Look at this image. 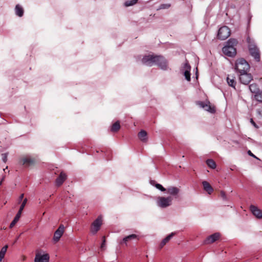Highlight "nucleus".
I'll use <instances>...</instances> for the list:
<instances>
[{
	"label": "nucleus",
	"mask_w": 262,
	"mask_h": 262,
	"mask_svg": "<svg viewBox=\"0 0 262 262\" xmlns=\"http://www.w3.org/2000/svg\"><path fill=\"white\" fill-rule=\"evenodd\" d=\"M206 163L207 166L212 169H215L216 167V163L211 159H207Z\"/></svg>",
	"instance_id": "bb28decb"
},
{
	"label": "nucleus",
	"mask_w": 262,
	"mask_h": 262,
	"mask_svg": "<svg viewBox=\"0 0 262 262\" xmlns=\"http://www.w3.org/2000/svg\"><path fill=\"white\" fill-rule=\"evenodd\" d=\"M4 178L3 177V178L1 179V181H0V185H2V183H3V181H4Z\"/></svg>",
	"instance_id": "49530a36"
},
{
	"label": "nucleus",
	"mask_w": 262,
	"mask_h": 262,
	"mask_svg": "<svg viewBox=\"0 0 262 262\" xmlns=\"http://www.w3.org/2000/svg\"><path fill=\"white\" fill-rule=\"evenodd\" d=\"M15 13L18 16H22L24 14V9L19 5H17L15 8Z\"/></svg>",
	"instance_id": "393cba45"
},
{
	"label": "nucleus",
	"mask_w": 262,
	"mask_h": 262,
	"mask_svg": "<svg viewBox=\"0 0 262 262\" xmlns=\"http://www.w3.org/2000/svg\"><path fill=\"white\" fill-rule=\"evenodd\" d=\"M106 238L105 236L102 237V241L100 246V248L102 249L105 246Z\"/></svg>",
	"instance_id": "f704fd0d"
},
{
	"label": "nucleus",
	"mask_w": 262,
	"mask_h": 262,
	"mask_svg": "<svg viewBox=\"0 0 262 262\" xmlns=\"http://www.w3.org/2000/svg\"><path fill=\"white\" fill-rule=\"evenodd\" d=\"M167 192L170 195L173 196L175 199L179 198V193L180 189L176 187H170L166 189Z\"/></svg>",
	"instance_id": "f3484780"
},
{
	"label": "nucleus",
	"mask_w": 262,
	"mask_h": 262,
	"mask_svg": "<svg viewBox=\"0 0 262 262\" xmlns=\"http://www.w3.org/2000/svg\"><path fill=\"white\" fill-rule=\"evenodd\" d=\"M220 194H221V196L224 200H227L226 192L224 191L221 190V192H220Z\"/></svg>",
	"instance_id": "c9c22d12"
},
{
	"label": "nucleus",
	"mask_w": 262,
	"mask_h": 262,
	"mask_svg": "<svg viewBox=\"0 0 262 262\" xmlns=\"http://www.w3.org/2000/svg\"><path fill=\"white\" fill-rule=\"evenodd\" d=\"M170 7V5L169 4H164L160 5L159 7L160 9H168Z\"/></svg>",
	"instance_id": "72a5a7b5"
},
{
	"label": "nucleus",
	"mask_w": 262,
	"mask_h": 262,
	"mask_svg": "<svg viewBox=\"0 0 262 262\" xmlns=\"http://www.w3.org/2000/svg\"><path fill=\"white\" fill-rule=\"evenodd\" d=\"M183 70H185L183 72V74L185 77V79L188 81H190L191 77H190V70H191V66L189 63L188 61L186 59L185 62L183 66Z\"/></svg>",
	"instance_id": "4468645a"
},
{
	"label": "nucleus",
	"mask_w": 262,
	"mask_h": 262,
	"mask_svg": "<svg viewBox=\"0 0 262 262\" xmlns=\"http://www.w3.org/2000/svg\"><path fill=\"white\" fill-rule=\"evenodd\" d=\"M13 90H14V88H12V89L11 90H9V94L11 95H12L13 94H14V91H13Z\"/></svg>",
	"instance_id": "79ce46f5"
},
{
	"label": "nucleus",
	"mask_w": 262,
	"mask_h": 262,
	"mask_svg": "<svg viewBox=\"0 0 262 262\" xmlns=\"http://www.w3.org/2000/svg\"><path fill=\"white\" fill-rule=\"evenodd\" d=\"M120 128V122L118 120L111 125L110 130L112 133H116L118 132Z\"/></svg>",
	"instance_id": "412c9836"
},
{
	"label": "nucleus",
	"mask_w": 262,
	"mask_h": 262,
	"mask_svg": "<svg viewBox=\"0 0 262 262\" xmlns=\"http://www.w3.org/2000/svg\"><path fill=\"white\" fill-rule=\"evenodd\" d=\"M231 34L230 29L227 26L221 27L217 32V38L223 40L227 39Z\"/></svg>",
	"instance_id": "39448f33"
},
{
	"label": "nucleus",
	"mask_w": 262,
	"mask_h": 262,
	"mask_svg": "<svg viewBox=\"0 0 262 262\" xmlns=\"http://www.w3.org/2000/svg\"><path fill=\"white\" fill-rule=\"evenodd\" d=\"M68 176L67 173L62 171L60 172L59 175L57 177L55 181V185L57 187H60L64 181L67 179Z\"/></svg>",
	"instance_id": "f8f14e48"
},
{
	"label": "nucleus",
	"mask_w": 262,
	"mask_h": 262,
	"mask_svg": "<svg viewBox=\"0 0 262 262\" xmlns=\"http://www.w3.org/2000/svg\"><path fill=\"white\" fill-rule=\"evenodd\" d=\"M250 68V64L244 58H239L236 59L234 69L238 73L247 72Z\"/></svg>",
	"instance_id": "f03ea898"
},
{
	"label": "nucleus",
	"mask_w": 262,
	"mask_h": 262,
	"mask_svg": "<svg viewBox=\"0 0 262 262\" xmlns=\"http://www.w3.org/2000/svg\"><path fill=\"white\" fill-rule=\"evenodd\" d=\"M227 82L228 84V85L230 86H231L234 89H235V85L236 84V82L235 79H230V75H228L227 78H226Z\"/></svg>",
	"instance_id": "a878e982"
},
{
	"label": "nucleus",
	"mask_w": 262,
	"mask_h": 262,
	"mask_svg": "<svg viewBox=\"0 0 262 262\" xmlns=\"http://www.w3.org/2000/svg\"><path fill=\"white\" fill-rule=\"evenodd\" d=\"M8 247V245H5L1 249L0 251V260H2V259L4 257L5 255L7 250Z\"/></svg>",
	"instance_id": "cd10ccee"
},
{
	"label": "nucleus",
	"mask_w": 262,
	"mask_h": 262,
	"mask_svg": "<svg viewBox=\"0 0 262 262\" xmlns=\"http://www.w3.org/2000/svg\"><path fill=\"white\" fill-rule=\"evenodd\" d=\"M21 213L22 212H20L19 211H18L17 212V214H16L15 216L14 217L13 220L12 221V222L10 224V226H9L10 228H12L14 226V225L16 224V223L18 221V220H19V219L20 217Z\"/></svg>",
	"instance_id": "4be33fe9"
},
{
	"label": "nucleus",
	"mask_w": 262,
	"mask_h": 262,
	"mask_svg": "<svg viewBox=\"0 0 262 262\" xmlns=\"http://www.w3.org/2000/svg\"><path fill=\"white\" fill-rule=\"evenodd\" d=\"M249 90L250 92L256 94V93H258L259 91L258 85L256 83H252L249 86Z\"/></svg>",
	"instance_id": "5701e85b"
},
{
	"label": "nucleus",
	"mask_w": 262,
	"mask_h": 262,
	"mask_svg": "<svg viewBox=\"0 0 262 262\" xmlns=\"http://www.w3.org/2000/svg\"><path fill=\"white\" fill-rule=\"evenodd\" d=\"M24 196V194L22 193L20 195L18 198V203H20L22 201Z\"/></svg>",
	"instance_id": "a19ab883"
},
{
	"label": "nucleus",
	"mask_w": 262,
	"mask_h": 262,
	"mask_svg": "<svg viewBox=\"0 0 262 262\" xmlns=\"http://www.w3.org/2000/svg\"><path fill=\"white\" fill-rule=\"evenodd\" d=\"M196 104L211 114H214L216 112L215 106L214 105H211L210 101L208 100L206 102L198 101Z\"/></svg>",
	"instance_id": "423d86ee"
},
{
	"label": "nucleus",
	"mask_w": 262,
	"mask_h": 262,
	"mask_svg": "<svg viewBox=\"0 0 262 262\" xmlns=\"http://www.w3.org/2000/svg\"><path fill=\"white\" fill-rule=\"evenodd\" d=\"M249 209L252 214L257 219H262V210L257 206L251 205Z\"/></svg>",
	"instance_id": "2eb2a0df"
},
{
	"label": "nucleus",
	"mask_w": 262,
	"mask_h": 262,
	"mask_svg": "<svg viewBox=\"0 0 262 262\" xmlns=\"http://www.w3.org/2000/svg\"><path fill=\"white\" fill-rule=\"evenodd\" d=\"M134 239H137L138 241L140 239V237L138 235L135 234H132L130 235H129L128 236H125L124 237L121 241L120 242L119 244L120 245L125 244V245L127 246V243L130 240Z\"/></svg>",
	"instance_id": "a211bd4d"
},
{
	"label": "nucleus",
	"mask_w": 262,
	"mask_h": 262,
	"mask_svg": "<svg viewBox=\"0 0 262 262\" xmlns=\"http://www.w3.org/2000/svg\"><path fill=\"white\" fill-rule=\"evenodd\" d=\"M247 154H248V155H249L250 156L253 157V158H254L255 159H258V158L254 155L253 154V153L250 150H249L248 151H247Z\"/></svg>",
	"instance_id": "ea45409f"
},
{
	"label": "nucleus",
	"mask_w": 262,
	"mask_h": 262,
	"mask_svg": "<svg viewBox=\"0 0 262 262\" xmlns=\"http://www.w3.org/2000/svg\"><path fill=\"white\" fill-rule=\"evenodd\" d=\"M64 231V227L63 225L60 224L57 229L55 231L53 237V241L54 243H57L61 237L62 236Z\"/></svg>",
	"instance_id": "9b49d317"
},
{
	"label": "nucleus",
	"mask_w": 262,
	"mask_h": 262,
	"mask_svg": "<svg viewBox=\"0 0 262 262\" xmlns=\"http://www.w3.org/2000/svg\"><path fill=\"white\" fill-rule=\"evenodd\" d=\"M155 186L158 189L160 190L162 192H165L166 191V189L164 188L161 184H156Z\"/></svg>",
	"instance_id": "473e14b6"
},
{
	"label": "nucleus",
	"mask_w": 262,
	"mask_h": 262,
	"mask_svg": "<svg viewBox=\"0 0 262 262\" xmlns=\"http://www.w3.org/2000/svg\"><path fill=\"white\" fill-rule=\"evenodd\" d=\"M221 234L220 232H215L209 236H208L204 241L203 243L205 245L213 244L219 240L221 237Z\"/></svg>",
	"instance_id": "9d476101"
},
{
	"label": "nucleus",
	"mask_w": 262,
	"mask_h": 262,
	"mask_svg": "<svg viewBox=\"0 0 262 262\" xmlns=\"http://www.w3.org/2000/svg\"><path fill=\"white\" fill-rule=\"evenodd\" d=\"M237 43L238 41L236 39L230 38L227 41L225 46H229V47L235 48V47L237 45Z\"/></svg>",
	"instance_id": "b1692460"
},
{
	"label": "nucleus",
	"mask_w": 262,
	"mask_h": 262,
	"mask_svg": "<svg viewBox=\"0 0 262 262\" xmlns=\"http://www.w3.org/2000/svg\"><path fill=\"white\" fill-rule=\"evenodd\" d=\"M239 73L240 74L239 80L244 84L247 85L253 80V76L251 74L248 73L247 72H242Z\"/></svg>",
	"instance_id": "6e6552de"
},
{
	"label": "nucleus",
	"mask_w": 262,
	"mask_h": 262,
	"mask_svg": "<svg viewBox=\"0 0 262 262\" xmlns=\"http://www.w3.org/2000/svg\"><path fill=\"white\" fill-rule=\"evenodd\" d=\"M250 122L256 128H258V126L256 124L252 118L250 119Z\"/></svg>",
	"instance_id": "58836bf2"
},
{
	"label": "nucleus",
	"mask_w": 262,
	"mask_h": 262,
	"mask_svg": "<svg viewBox=\"0 0 262 262\" xmlns=\"http://www.w3.org/2000/svg\"><path fill=\"white\" fill-rule=\"evenodd\" d=\"M166 244V243L162 240L159 245V249L161 250Z\"/></svg>",
	"instance_id": "4c0bfd02"
},
{
	"label": "nucleus",
	"mask_w": 262,
	"mask_h": 262,
	"mask_svg": "<svg viewBox=\"0 0 262 262\" xmlns=\"http://www.w3.org/2000/svg\"><path fill=\"white\" fill-rule=\"evenodd\" d=\"M138 1V0H127L124 2V6L126 7L133 6L137 3Z\"/></svg>",
	"instance_id": "c85d7f7f"
},
{
	"label": "nucleus",
	"mask_w": 262,
	"mask_h": 262,
	"mask_svg": "<svg viewBox=\"0 0 262 262\" xmlns=\"http://www.w3.org/2000/svg\"><path fill=\"white\" fill-rule=\"evenodd\" d=\"M196 72L195 75H196V77L198 78V70L197 68H196Z\"/></svg>",
	"instance_id": "a18cd8bd"
},
{
	"label": "nucleus",
	"mask_w": 262,
	"mask_h": 262,
	"mask_svg": "<svg viewBox=\"0 0 262 262\" xmlns=\"http://www.w3.org/2000/svg\"><path fill=\"white\" fill-rule=\"evenodd\" d=\"M0 262H2V260H0Z\"/></svg>",
	"instance_id": "09e8293b"
},
{
	"label": "nucleus",
	"mask_w": 262,
	"mask_h": 262,
	"mask_svg": "<svg viewBox=\"0 0 262 262\" xmlns=\"http://www.w3.org/2000/svg\"><path fill=\"white\" fill-rule=\"evenodd\" d=\"M138 137L144 143H146L148 141L147 133L145 130H141L138 134Z\"/></svg>",
	"instance_id": "6ab92c4d"
},
{
	"label": "nucleus",
	"mask_w": 262,
	"mask_h": 262,
	"mask_svg": "<svg viewBox=\"0 0 262 262\" xmlns=\"http://www.w3.org/2000/svg\"><path fill=\"white\" fill-rule=\"evenodd\" d=\"M176 232H172L168 235H167L166 237H165L163 241L165 242L166 244L170 240V239L175 235H176Z\"/></svg>",
	"instance_id": "7c9ffc66"
},
{
	"label": "nucleus",
	"mask_w": 262,
	"mask_h": 262,
	"mask_svg": "<svg viewBox=\"0 0 262 262\" xmlns=\"http://www.w3.org/2000/svg\"><path fill=\"white\" fill-rule=\"evenodd\" d=\"M50 256L49 254L46 253L43 255L36 254L34 259L35 262H49Z\"/></svg>",
	"instance_id": "dca6fc26"
},
{
	"label": "nucleus",
	"mask_w": 262,
	"mask_h": 262,
	"mask_svg": "<svg viewBox=\"0 0 262 262\" xmlns=\"http://www.w3.org/2000/svg\"><path fill=\"white\" fill-rule=\"evenodd\" d=\"M141 62L143 64L150 67L156 64L163 70H166L168 69L167 60L161 55H156L154 53L144 55L141 59Z\"/></svg>",
	"instance_id": "f257e3e1"
},
{
	"label": "nucleus",
	"mask_w": 262,
	"mask_h": 262,
	"mask_svg": "<svg viewBox=\"0 0 262 262\" xmlns=\"http://www.w3.org/2000/svg\"><path fill=\"white\" fill-rule=\"evenodd\" d=\"M230 79H235V77L233 75H230Z\"/></svg>",
	"instance_id": "de8ad7c7"
},
{
	"label": "nucleus",
	"mask_w": 262,
	"mask_h": 262,
	"mask_svg": "<svg viewBox=\"0 0 262 262\" xmlns=\"http://www.w3.org/2000/svg\"><path fill=\"white\" fill-rule=\"evenodd\" d=\"M250 54L253 56L257 62H259L260 59V53L258 48L253 44H249L248 46Z\"/></svg>",
	"instance_id": "0eeeda50"
},
{
	"label": "nucleus",
	"mask_w": 262,
	"mask_h": 262,
	"mask_svg": "<svg viewBox=\"0 0 262 262\" xmlns=\"http://www.w3.org/2000/svg\"><path fill=\"white\" fill-rule=\"evenodd\" d=\"M150 184L152 185L155 186L156 184H157L155 180H151L150 181Z\"/></svg>",
	"instance_id": "37998d69"
},
{
	"label": "nucleus",
	"mask_w": 262,
	"mask_h": 262,
	"mask_svg": "<svg viewBox=\"0 0 262 262\" xmlns=\"http://www.w3.org/2000/svg\"><path fill=\"white\" fill-rule=\"evenodd\" d=\"M103 224L102 215H99L97 218L91 224L90 231L91 233L95 235L100 230Z\"/></svg>",
	"instance_id": "20e7f679"
},
{
	"label": "nucleus",
	"mask_w": 262,
	"mask_h": 262,
	"mask_svg": "<svg viewBox=\"0 0 262 262\" xmlns=\"http://www.w3.org/2000/svg\"><path fill=\"white\" fill-rule=\"evenodd\" d=\"M222 51L224 54L228 57H233L236 54V49L235 48L224 46L223 48Z\"/></svg>",
	"instance_id": "ddd939ff"
},
{
	"label": "nucleus",
	"mask_w": 262,
	"mask_h": 262,
	"mask_svg": "<svg viewBox=\"0 0 262 262\" xmlns=\"http://www.w3.org/2000/svg\"><path fill=\"white\" fill-rule=\"evenodd\" d=\"M203 189L206 191L209 194H211L213 192V188L209 182L206 181L202 182Z\"/></svg>",
	"instance_id": "aec40b11"
},
{
	"label": "nucleus",
	"mask_w": 262,
	"mask_h": 262,
	"mask_svg": "<svg viewBox=\"0 0 262 262\" xmlns=\"http://www.w3.org/2000/svg\"><path fill=\"white\" fill-rule=\"evenodd\" d=\"M255 99L260 103H262V91H259L254 95Z\"/></svg>",
	"instance_id": "c756f323"
},
{
	"label": "nucleus",
	"mask_w": 262,
	"mask_h": 262,
	"mask_svg": "<svg viewBox=\"0 0 262 262\" xmlns=\"http://www.w3.org/2000/svg\"><path fill=\"white\" fill-rule=\"evenodd\" d=\"M172 198L169 196L168 197L161 196L158 198V205L161 208H166L171 204Z\"/></svg>",
	"instance_id": "1a4fd4ad"
},
{
	"label": "nucleus",
	"mask_w": 262,
	"mask_h": 262,
	"mask_svg": "<svg viewBox=\"0 0 262 262\" xmlns=\"http://www.w3.org/2000/svg\"><path fill=\"white\" fill-rule=\"evenodd\" d=\"M257 113H258L259 114H260V115H262V110H257Z\"/></svg>",
	"instance_id": "c03bdc74"
},
{
	"label": "nucleus",
	"mask_w": 262,
	"mask_h": 262,
	"mask_svg": "<svg viewBox=\"0 0 262 262\" xmlns=\"http://www.w3.org/2000/svg\"><path fill=\"white\" fill-rule=\"evenodd\" d=\"M8 153H4L2 154L3 161L6 163L7 161Z\"/></svg>",
	"instance_id": "e433bc0d"
},
{
	"label": "nucleus",
	"mask_w": 262,
	"mask_h": 262,
	"mask_svg": "<svg viewBox=\"0 0 262 262\" xmlns=\"http://www.w3.org/2000/svg\"><path fill=\"white\" fill-rule=\"evenodd\" d=\"M18 163L25 168L34 166L36 163L35 158L29 155L23 156L19 158Z\"/></svg>",
	"instance_id": "7ed1b4c3"
},
{
	"label": "nucleus",
	"mask_w": 262,
	"mask_h": 262,
	"mask_svg": "<svg viewBox=\"0 0 262 262\" xmlns=\"http://www.w3.org/2000/svg\"><path fill=\"white\" fill-rule=\"evenodd\" d=\"M27 198H25L23 200V202H22V203L19 207V210L20 212H22L23 210H24V207L25 206V205H26V203L27 202Z\"/></svg>",
	"instance_id": "2f4dec72"
}]
</instances>
